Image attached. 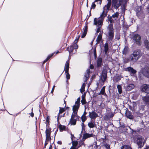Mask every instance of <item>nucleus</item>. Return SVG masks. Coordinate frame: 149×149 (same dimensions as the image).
<instances>
[{"label": "nucleus", "mask_w": 149, "mask_h": 149, "mask_svg": "<svg viewBox=\"0 0 149 149\" xmlns=\"http://www.w3.org/2000/svg\"><path fill=\"white\" fill-rule=\"evenodd\" d=\"M141 72L146 77L149 78V68L147 67H145L141 70Z\"/></svg>", "instance_id": "nucleus-9"}, {"label": "nucleus", "mask_w": 149, "mask_h": 149, "mask_svg": "<svg viewBox=\"0 0 149 149\" xmlns=\"http://www.w3.org/2000/svg\"><path fill=\"white\" fill-rule=\"evenodd\" d=\"M90 68L91 69H92L94 68V66L93 65H91L90 66Z\"/></svg>", "instance_id": "nucleus-56"}, {"label": "nucleus", "mask_w": 149, "mask_h": 149, "mask_svg": "<svg viewBox=\"0 0 149 149\" xmlns=\"http://www.w3.org/2000/svg\"><path fill=\"white\" fill-rule=\"evenodd\" d=\"M80 36L79 35H78V37L76 38V39H75V41H76V42L77 41V42H78V39H79V38Z\"/></svg>", "instance_id": "nucleus-52"}, {"label": "nucleus", "mask_w": 149, "mask_h": 149, "mask_svg": "<svg viewBox=\"0 0 149 149\" xmlns=\"http://www.w3.org/2000/svg\"><path fill=\"white\" fill-rule=\"evenodd\" d=\"M81 126H82V130H83L84 128V123H83H83L81 124Z\"/></svg>", "instance_id": "nucleus-55"}, {"label": "nucleus", "mask_w": 149, "mask_h": 149, "mask_svg": "<svg viewBox=\"0 0 149 149\" xmlns=\"http://www.w3.org/2000/svg\"><path fill=\"white\" fill-rule=\"evenodd\" d=\"M144 44L146 48L148 49L149 47V42L147 40H145L144 41Z\"/></svg>", "instance_id": "nucleus-33"}, {"label": "nucleus", "mask_w": 149, "mask_h": 149, "mask_svg": "<svg viewBox=\"0 0 149 149\" xmlns=\"http://www.w3.org/2000/svg\"><path fill=\"white\" fill-rule=\"evenodd\" d=\"M69 61H67L65 65L64 70L66 74V77L67 80L69 79L70 78V75L68 73L69 68Z\"/></svg>", "instance_id": "nucleus-8"}, {"label": "nucleus", "mask_w": 149, "mask_h": 149, "mask_svg": "<svg viewBox=\"0 0 149 149\" xmlns=\"http://www.w3.org/2000/svg\"><path fill=\"white\" fill-rule=\"evenodd\" d=\"M54 55V54L52 53L50 55H49L47 58L44 60L42 64H44L45 63H46L48 60H49L50 58H51Z\"/></svg>", "instance_id": "nucleus-31"}, {"label": "nucleus", "mask_w": 149, "mask_h": 149, "mask_svg": "<svg viewBox=\"0 0 149 149\" xmlns=\"http://www.w3.org/2000/svg\"><path fill=\"white\" fill-rule=\"evenodd\" d=\"M141 53L140 50H135L130 55V58L131 61H136L141 56Z\"/></svg>", "instance_id": "nucleus-1"}, {"label": "nucleus", "mask_w": 149, "mask_h": 149, "mask_svg": "<svg viewBox=\"0 0 149 149\" xmlns=\"http://www.w3.org/2000/svg\"><path fill=\"white\" fill-rule=\"evenodd\" d=\"M104 146L105 149H110V145L107 143H105L104 144Z\"/></svg>", "instance_id": "nucleus-42"}, {"label": "nucleus", "mask_w": 149, "mask_h": 149, "mask_svg": "<svg viewBox=\"0 0 149 149\" xmlns=\"http://www.w3.org/2000/svg\"><path fill=\"white\" fill-rule=\"evenodd\" d=\"M133 40L134 42L138 45H141V37L138 34H135L133 37Z\"/></svg>", "instance_id": "nucleus-7"}, {"label": "nucleus", "mask_w": 149, "mask_h": 149, "mask_svg": "<svg viewBox=\"0 0 149 149\" xmlns=\"http://www.w3.org/2000/svg\"><path fill=\"white\" fill-rule=\"evenodd\" d=\"M102 74L107 75V71L106 69L104 68L103 69Z\"/></svg>", "instance_id": "nucleus-44"}, {"label": "nucleus", "mask_w": 149, "mask_h": 149, "mask_svg": "<svg viewBox=\"0 0 149 149\" xmlns=\"http://www.w3.org/2000/svg\"><path fill=\"white\" fill-rule=\"evenodd\" d=\"M70 149H77V148L75 147H74L73 146H72L71 147Z\"/></svg>", "instance_id": "nucleus-57"}, {"label": "nucleus", "mask_w": 149, "mask_h": 149, "mask_svg": "<svg viewBox=\"0 0 149 149\" xmlns=\"http://www.w3.org/2000/svg\"><path fill=\"white\" fill-rule=\"evenodd\" d=\"M97 66L101 67L102 65V59L101 58H99L97 61Z\"/></svg>", "instance_id": "nucleus-23"}, {"label": "nucleus", "mask_w": 149, "mask_h": 149, "mask_svg": "<svg viewBox=\"0 0 149 149\" xmlns=\"http://www.w3.org/2000/svg\"><path fill=\"white\" fill-rule=\"evenodd\" d=\"M82 100H81V102L83 105L84 104L86 103V101L85 99V94H84L81 96Z\"/></svg>", "instance_id": "nucleus-29"}, {"label": "nucleus", "mask_w": 149, "mask_h": 149, "mask_svg": "<svg viewBox=\"0 0 149 149\" xmlns=\"http://www.w3.org/2000/svg\"><path fill=\"white\" fill-rule=\"evenodd\" d=\"M121 77L120 75V76L118 75V76H117L116 77V79L117 81H119V80H120Z\"/></svg>", "instance_id": "nucleus-48"}, {"label": "nucleus", "mask_w": 149, "mask_h": 149, "mask_svg": "<svg viewBox=\"0 0 149 149\" xmlns=\"http://www.w3.org/2000/svg\"><path fill=\"white\" fill-rule=\"evenodd\" d=\"M89 116L91 119H95L98 117L97 114L94 111L89 112Z\"/></svg>", "instance_id": "nucleus-14"}, {"label": "nucleus", "mask_w": 149, "mask_h": 149, "mask_svg": "<svg viewBox=\"0 0 149 149\" xmlns=\"http://www.w3.org/2000/svg\"><path fill=\"white\" fill-rule=\"evenodd\" d=\"M136 142L139 147L141 148L144 144L145 140L142 136H139L136 137Z\"/></svg>", "instance_id": "nucleus-6"}, {"label": "nucleus", "mask_w": 149, "mask_h": 149, "mask_svg": "<svg viewBox=\"0 0 149 149\" xmlns=\"http://www.w3.org/2000/svg\"><path fill=\"white\" fill-rule=\"evenodd\" d=\"M105 86H103L102 89H101L99 95L102 94L104 95H107L105 92Z\"/></svg>", "instance_id": "nucleus-28"}, {"label": "nucleus", "mask_w": 149, "mask_h": 149, "mask_svg": "<svg viewBox=\"0 0 149 149\" xmlns=\"http://www.w3.org/2000/svg\"><path fill=\"white\" fill-rule=\"evenodd\" d=\"M107 114L109 119L112 118L114 116V114L112 112L110 113H108Z\"/></svg>", "instance_id": "nucleus-43"}, {"label": "nucleus", "mask_w": 149, "mask_h": 149, "mask_svg": "<svg viewBox=\"0 0 149 149\" xmlns=\"http://www.w3.org/2000/svg\"><path fill=\"white\" fill-rule=\"evenodd\" d=\"M108 50V45L107 43H106L104 46V51L106 55H107V53Z\"/></svg>", "instance_id": "nucleus-30"}, {"label": "nucleus", "mask_w": 149, "mask_h": 149, "mask_svg": "<svg viewBox=\"0 0 149 149\" xmlns=\"http://www.w3.org/2000/svg\"><path fill=\"white\" fill-rule=\"evenodd\" d=\"M46 141V142L45 143V147L46 146V145L47 144V141Z\"/></svg>", "instance_id": "nucleus-60"}, {"label": "nucleus", "mask_w": 149, "mask_h": 149, "mask_svg": "<svg viewBox=\"0 0 149 149\" xmlns=\"http://www.w3.org/2000/svg\"><path fill=\"white\" fill-rule=\"evenodd\" d=\"M95 121L93 120H91V121L88 123V127L90 128H93L95 127Z\"/></svg>", "instance_id": "nucleus-21"}, {"label": "nucleus", "mask_w": 149, "mask_h": 149, "mask_svg": "<svg viewBox=\"0 0 149 149\" xmlns=\"http://www.w3.org/2000/svg\"><path fill=\"white\" fill-rule=\"evenodd\" d=\"M134 87V85L133 84H128L127 86L126 90L127 91H129L133 89Z\"/></svg>", "instance_id": "nucleus-22"}, {"label": "nucleus", "mask_w": 149, "mask_h": 149, "mask_svg": "<svg viewBox=\"0 0 149 149\" xmlns=\"http://www.w3.org/2000/svg\"><path fill=\"white\" fill-rule=\"evenodd\" d=\"M142 91L147 93H149V85H144L143 86Z\"/></svg>", "instance_id": "nucleus-17"}, {"label": "nucleus", "mask_w": 149, "mask_h": 149, "mask_svg": "<svg viewBox=\"0 0 149 149\" xmlns=\"http://www.w3.org/2000/svg\"><path fill=\"white\" fill-rule=\"evenodd\" d=\"M114 31L113 28H110L108 33V36L109 40L111 41L113 39L114 37Z\"/></svg>", "instance_id": "nucleus-12"}, {"label": "nucleus", "mask_w": 149, "mask_h": 149, "mask_svg": "<svg viewBox=\"0 0 149 149\" xmlns=\"http://www.w3.org/2000/svg\"><path fill=\"white\" fill-rule=\"evenodd\" d=\"M45 133L46 134V141H49L51 139V129L50 128H47Z\"/></svg>", "instance_id": "nucleus-13"}, {"label": "nucleus", "mask_w": 149, "mask_h": 149, "mask_svg": "<svg viewBox=\"0 0 149 149\" xmlns=\"http://www.w3.org/2000/svg\"><path fill=\"white\" fill-rule=\"evenodd\" d=\"M57 143L59 145H61L62 144V142L61 141H58L57 142Z\"/></svg>", "instance_id": "nucleus-54"}, {"label": "nucleus", "mask_w": 149, "mask_h": 149, "mask_svg": "<svg viewBox=\"0 0 149 149\" xmlns=\"http://www.w3.org/2000/svg\"><path fill=\"white\" fill-rule=\"evenodd\" d=\"M128 50V48L127 47H125L123 51V54H125L127 52Z\"/></svg>", "instance_id": "nucleus-39"}, {"label": "nucleus", "mask_w": 149, "mask_h": 149, "mask_svg": "<svg viewBox=\"0 0 149 149\" xmlns=\"http://www.w3.org/2000/svg\"><path fill=\"white\" fill-rule=\"evenodd\" d=\"M71 138V139H72V137ZM72 139V146L76 148V146L78 144V142L76 141H73V140Z\"/></svg>", "instance_id": "nucleus-40"}, {"label": "nucleus", "mask_w": 149, "mask_h": 149, "mask_svg": "<svg viewBox=\"0 0 149 149\" xmlns=\"http://www.w3.org/2000/svg\"><path fill=\"white\" fill-rule=\"evenodd\" d=\"M136 11L137 12V13L139 12L141 10V8L139 6L136 7Z\"/></svg>", "instance_id": "nucleus-47"}, {"label": "nucleus", "mask_w": 149, "mask_h": 149, "mask_svg": "<svg viewBox=\"0 0 149 149\" xmlns=\"http://www.w3.org/2000/svg\"><path fill=\"white\" fill-rule=\"evenodd\" d=\"M31 116L32 117H33L34 116V114L33 113H32L31 114Z\"/></svg>", "instance_id": "nucleus-59"}, {"label": "nucleus", "mask_w": 149, "mask_h": 149, "mask_svg": "<svg viewBox=\"0 0 149 149\" xmlns=\"http://www.w3.org/2000/svg\"><path fill=\"white\" fill-rule=\"evenodd\" d=\"M102 0H95L94 2H97V3L100 5L102 3Z\"/></svg>", "instance_id": "nucleus-46"}, {"label": "nucleus", "mask_w": 149, "mask_h": 149, "mask_svg": "<svg viewBox=\"0 0 149 149\" xmlns=\"http://www.w3.org/2000/svg\"><path fill=\"white\" fill-rule=\"evenodd\" d=\"M93 40H93L92 41V42H91V45H93Z\"/></svg>", "instance_id": "nucleus-61"}, {"label": "nucleus", "mask_w": 149, "mask_h": 149, "mask_svg": "<svg viewBox=\"0 0 149 149\" xmlns=\"http://www.w3.org/2000/svg\"><path fill=\"white\" fill-rule=\"evenodd\" d=\"M117 88L118 89L119 93L120 94H121L122 93V89L121 86L120 85H118L117 86Z\"/></svg>", "instance_id": "nucleus-32"}, {"label": "nucleus", "mask_w": 149, "mask_h": 149, "mask_svg": "<svg viewBox=\"0 0 149 149\" xmlns=\"http://www.w3.org/2000/svg\"><path fill=\"white\" fill-rule=\"evenodd\" d=\"M86 112H85H85L84 113V114L83 115H85L86 114Z\"/></svg>", "instance_id": "nucleus-63"}, {"label": "nucleus", "mask_w": 149, "mask_h": 149, "mask_svg": "<svg viewBox=\"0 0 149 149\" xmlns=\"http://www.w3.org/2000/svg\"><path fill=\"white\" fill-rule=\"evenodd\" d=\"M72 110L73 111V112L72 114L70 123L71 125H75L76 123V121L77 119V117H78L77 115L78 111L74 110Z\"/></svg>", "instance_id": "nucleus-5"}, {"label": "nucleus", "mask_w": 149, "mask_h": 149, "mask_svg": "<svg viewBox=\"0 0 149 149\" xmlns=\"http://www.w3.org/2000/svg\"><path fill=\"white\" fill-rule=\"evenodd\" d=\"M80 98H77V101L75 103V104L73 106L72 110L78 111L80 106Z\"/></svg>", "instance_id": "nucleus-10"}, {"label": "nucleus", "mask_w": 149, "mask_h": 149, "mask_svg": "<svg viewBox=\"0 0 149 149\" xmlns=\"http://www.w3.org/2000/svg\"><path fill=\"white\" fill-rule=\"evenodd\" d=\"M149 148V147H146L144 149H148Z\"/></svg>", "instance_id": "nucleus-62"}, {"label": "nucleus", "mask_w": 149, "mask_h": 149, "mask_svg": "<svg viewBox=\"0 0 149 149\" xmlns=\"http://www.w3.org/2000/svg\"><path fill=\"white\" fill-rule=\"evenodd\" d=\"M60 109L59 113H58L57 115V121H58L59 119H60L62 117L64 116V114H63V115H61V114L62 113L65 111L64 109L63 108H61L60 107Z\"/></svg>", "instance_id": "nucleus-16"}, {"label": "nucleus", "mask_w": 149, "mask_h": 149, "mask_svg": "<svg viewBox=\"0 0 149 149\" xmlns=\"http://www.w3.org/2000/svg\"><path fill=\"white\" fill-rule=\"evenodd\" d=\"M95 3V2H93V3H92V4L91 7V8L90 10V15H89L90 16L91 15V9H94L95 8V7L96 5L94 3Z\"/></svg>", "instance_id": "nucleus-37"}, {"label": "nucleus", "mask_w": 149, "mask_h": 149, "mask_svg": "<svg viewBox=\"0 0 149 149\" xmlns=\"http://www.w3.org/2000/svg\"><path fill=\"white\" fill-rule=\"evenodd\" d=\"M84 141H83V140H82V141H81L79 142V146H81L82 145H83L84 146H85V144L84 143Z\"/></svg>", "instance_id": "nucleus-45"}, {"label": "nucleus", "mask_w": 149, "mask_h": 149, "mask_svg": "<svg viewBox=\"0 0 149 149\" xmlns=\"http://www.w3.org/2000/svg\"><path fill=\"white\" fill-rule=\"evenodd\" d=\"M93 136V134H92L86 133L83 135L82 140L84 141L86 139L92 137Z\"/></svg>", "instance_id": "nucleus-19"}, {"label": "nucleus", "mask_w": 149, "mask_h": 149, "mask_svg": "<svg viewBox=\"0 0 149 149\" xmlns=\"http://www.w3.org/2000/svg\"><path fill=\"white\" fill-rule=\"evenodd\" d=\"M88 79L87 78H86L85 77H84V82H86V81H87V80H88Z\"/></svg>", "instance_id": "nucleus-53"}, {"label": "nucleus", "mask_w": 149, "mask_h": 149, "mask_svg": "<svg viewBox=\"0 0 149 149\" xmlns=\"http://www.w3.org/2000/svg\"><path fill=\"white\" fill-rule=\"evenodd\" d=\"M81 119L82 122L84 123L86 119V118L85 115H83L81 117Z\"/></svg>", "instance_id": "nucleus-41"}, {"label": "nucleus", "mask_w": 149, "mask_h": 149, "mask_svg": "<svg viewBox=\"0 0 149 149\" xmlns=\"http://www.w3.org/2000/svg\"><path fill=\"white\" fill-rule=\"evenodd\" d=\"M133 107H134L135 106H136V104L135 102L133 103Z\"/></svg>", "instance_id": "nucleus-58"}, {"label": "nucleus", "mask_w": 149, "mask_h": 149, "mask_svg": "<svg viewBox=\"0 0 149 149\" xmlns=\"http://www.w3.org/2000/svg\"><path fill=\"white\" fill-rule=\"evenodd\" d=\"M59 129L60 131L62 132L65 130V126L61 125L59 126Z\"/></svg>", "instance_id": "nucleus-38"}, {"label": "nucleus", "mask_w": 149, "mask_h": 149, "mask_svg": "<svg viewBox=\"0 0 149 149\" xmlns=\"http://www.w3.org/2000/svg\"><path fill=\"white\" fill-rule=\"evenodd\" d=\"M85 83H83L82 86L81 87L80 89L81 92L82 93L84 91V88L85 87Z\"/></svg>", "instance_id": "nucleus-35"}, {"label": "nucleus", "mask_w": 149, "mask_h": 149, "mask_svg": "<svg viewBox=\"0 0 149 149\" xmlns=\"http://www.w3.org/2000/svg\"><path fill=\"white\" fill-rule=\"evenodd\" d=\"M55 86L54 85L53 86V88H52V91H51V93H53V92H54V88H55Z\"/></svg>", "instance_id": "nucleus-51"}, {"label": "nucleus", "mask_w": 149, "mask_h": 149, "mask_svg": "<svg viewBox=\"0 0 149 149\" xmlns=\"http://www.w3.org/2000/svg\"><path fill=\"white\" fill-rule=\"evenodd\" d=\"M108 1L107 4L103 8V12L101 15L100 17L104 18L106 17L107 15L108 10L109 9L111 5V0H107Z\"/></svg>", "instance_id": "nucleus-4"}, {"label": "nucleus", "mask_w": 149, "mask_h": 149, "mask_svg": "<svg viewBox=\"0 0 149 149\" xmlns=\"http://www.w3.org/2000/svg\"><path fill=\"white\" fill-rule=\"evenodd\" d=\"M76 41H74V44L72 45L70 47L69 52L70 53L72 52L74 49H76L78 48V46L77 44V41L76 42Z\"/></svg>", "instance_id": "nucleus-11"}, {"label": "nucleus", "mask_w": 149, "mask_h": 149, "mask_svg": "<svg viewBox=\"0 0 149 149\" xmlns=\"http://www.w3.org/2000/svg\"><path fill=\"white\" fill-rule=\"evenodd\" d=\"M126 116L128 118L132 119L133 118V116L131 112L129 111H127L125 113Z\"/></svg>", "instance_id": "nucleus-20"}, {"label": "nucleus", "mask_w": 149, "mask_h": 149, "mask_svg": "<svg viewBox=\"0 0 149 149\" xmlns=\"http://www.w3.org/2000/svg\"><path fill=\"white\" fill-rule=\"evenodd\" d=\"M49 149H52V147L51 146H50Z\"/></svg>", "instance_id": "nucleus-64"}, {"label": "nucleus", "mask_w": 149, "mask_h": 149, "mask_svg": "<svg viewBox=\"0 0 149 149\" xmlns=\"http://www.w3.org/2000/svg\"><path fill=\"white\" fill-rule=\"evenodd\" d=\"M87 29H88L87 26H85V27H84V31L82 33V35L81 36L82 38H84L86 36V33H87Z\"/></svg>", "instance_id": "nucleus-25"}, {"label": "nucleus", "mask_w": 149, "mask_h": 149, "mask_svg": "<svg viewBox=\"0 0 149 149\" xmlns=\"http://www.w3.org/2000/svg\"><path fill=\"white\" fill-rule=\"evenodd\" d=\"M87 72L85 73L84 75V77L89 79V73L90 72V70L88 69L86 70Z\"/></svg>", "instance_id": "nucleus-34"}, {"label": "nucleus", "mask_w": 149, "mask_h": 149, "mask_svg": "<svg viewBox=\"0 0 149 149\" xmlns=\"http://www.w3.org/2000/svg\"><path fill=\"white\" fill-rule=\"evenodd\" d=\"M94 54L95 56H96V52L95 49H94L93 50Z\"/></svg>", "instance_id": "nucleus-50"}, {"label": "nucleus", "mask_w": 149, "mask_h": 149, "mask_svg": "<svg viewBox=\"0 0 149 149\" xmlns=\"http://www.w3.org/2000/svg\"><path fill=\"white\" fill-rule=\"evenodd\" d=\"M126 70H127L132 74H134L136 72V71L131 67L127 68Z\"/></svg>", "instance_id": "nucleus-24"}, {"label": "nucleus", "mask_w": 149, "mask_h": 149, "mask_svg": "<svg viewBox=\"0 0 149 149\" xmlns=\"http://www.w3.org/2000/svg\"><path fill=\"white\" fill-rule=\"evenodd\" d=\"M103 34L102 32H100L99 35L98 36L97 39L96 40L97 44H98L100 42H103L102 40V35Z\"/></svg>", "instance_id": "nucleus-15"}, {"label": "nucleus", "mask_w": 149, "mask_h": 149, "mask_svg": "<svg viewBox=\"0 0 149 149\" xmlns=\"http://www.w3.org/2000/svg\"><path fill=\"white\" fill-rule=\"evenodd\" d=\"M100 17L97 19L96 18H94V25L97 26L98 27L96 31V33L97 34L98 33H100L101 31H100V28L102 23V22L104 18Z\"/></svg>", "instance_id": "nucleus-2"}, {"label": "nucleus", "mask_w": 149, "mask_h": 149, "mask_svg": "<svg viewBox=\"0 0 149 149\" xmlns=\"http://www.w3.org/2000/svg\"><path fill=\"white\" fill-rule=\"evenodd\" d=\"M119 13L118 12H116V13H115L114 14H113L112 16L110 17V19L109 20V21L111 22V19L112 18H117L119 16Z\"/></svg>", "instance_id": "nucleus-27"}, {"label": "nucleus", "mask_w": 149, "mask_h": 149, "mask_svg": "<svg viewBox=\"0 0 149 149\" xmlns=\"http://www.w3.org/2000/svg\"><path fill=\"white\" fill-rule=\"evenodd\" d=\"M142 100L145 104H149V95L143 97Z\"/></svg>", "instance_id": "nucleus-18"}, {"label": "nucleus", "mask_w": 149, "mask_h": 149, "mask_svg": "<svg viewBox=\"0 0 149 149\" xmlns=\"http://www.w3.org/2000/svg\"><path fill=\"white\" fill-rule=\"evenodd\" d=\"M126 2V0H114L112 1V5L115 8L117 9L120 5L124 7Z\"/></svg>", "instance_id": "nucleus-3"}, {"label": "nucleus", "mask_w": 149, "mask_h": 149, "mask_svg": "<svg viewBox=\"0 0 149 149\" xmlns=\"http://www.w3.org/2000/svg\"><path fill=\"white\" fill-rule=\"evenodd\" d=\"M107 78V75L102 74L100 77V79L102 82L104 83L106 80Z\"/></svg>", "instance_id": "nucleus-26"}, {"label": "nucleus", "mask_w": 149, "mask_h": 149, "mask_svg": "<svg viewBox=\"0 0 149 149\" xmlns=\"http://www.w3.org/2000/svg\"><path fill=\"white\" fill-rule=\"evenodd\" d=\"M121 149H132V148L129 146L124 145L122 147Z\"/></svg>", "instance_id": "nucleus-36"}, {"label": "nucleus", "mask_w": 149, "mask_h": 149, "mask_svg": "<svg viewBox=\"0 0 149 149\" xmlns=\"http://www.w3.org/2000/svg\"><path fill=\"white\" fill-rule=\"evenodd\" d=\"M103 118L105 119H109L108 115H106L104 116Z\"/></svg>", "instance_id": "nucleus-49"}]
</instances>
